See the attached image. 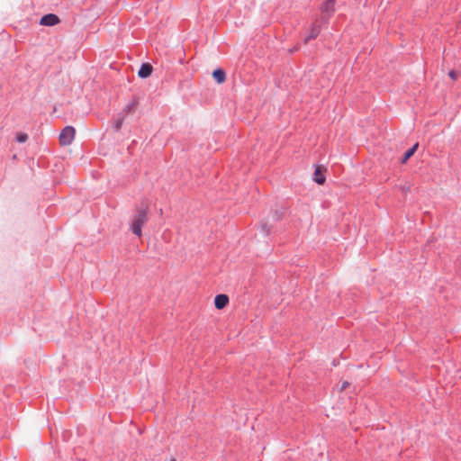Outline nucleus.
<instances>
[{
    "label": "nucleus",
    "mask_w": 461,
    "mask_h": 461,
    "mask_svg": "<svg viewBox=\"0 0 461 461\" xmlns=\"http://www.w3.org/2000/svg\"><path fill=\"white\" fill-rule=\"evenodd\" d=\"M348 384H349L348 382H347V381L343 382L340 390L341 391L345 390L348 386Z\"/></svg>",
    "instance_id": "nucleus-17"
},
{
    "label": "nucleus",
    "mask_w": 461,
    "mask_h": 461,
    "mask_svg": "<svg viewBox=\"0 0 461 461\" xmlns=\"http://www.w3.org/2000/svg\"><path fill=\"white\" fill-rule=\"evenodd\" d=\"M325 23H322L320 19H316L315 22L312 24L309 35L304 39V42H308L311 40H313L318 37L321 32V28Z\"/></svg>",
    "instance_id": "nucleus-4"
},
{
    "label": "nucleus",
    "mask_w": 461,
    "mask_h": 461,
    "mask_svg": "<svg viewBox=\"0 0 461 461\" xmlns=\"http://www.w3.org/2000/svg\"><path fill=\"white\" fill-rule=\"evenodd\" d=\"M60 22L58 15L54 14H48L41 18L40 24L44 26H54Z\"/></svg>",
    "instance_id": "nucleus-5"
},
{
    "label": "nucleus",
    "mask_w": 461,
    "mask_h": 461,
    "mask_svg": "<svg viewBox=\"0 0 461 461\" xmlns=\"http://www.w3.org/2000/svg\"><path fill=\"white\" fill-rule=\"evenodd\" d=\"M76 131L72 126H66L59 134V142L62 146L72 143L75 138Z\"/></svg>",
    "instance_id": "nucleus-3"
},
{
    "label": "nucleus",
    "mask_w": 461,
    "mask_h": 461,
    "mask_svg": "<svg viewBox=\"0 0 461 461\" xmlns=\"http://www.w3.org/2000/svg\"><path fill=\"white\" fill-rule=\"evenodd\" d=\"M125 116L122 113H119L118 117L113 121V129L115 131H118L121 130L122 123L124 122Z\"/></svg>",
    "instance_id": "nucleus-10"
},
{
    "label": "nucleus",
    "mask_w": 461,
    "mask_h": 461,
    "mask_svg": "<svg viewBox=\"0 0 461 461\" xmlns=\"http://www.w3.org/2000/svg\"><path fill=\"white\" fill-rule=\"evenodd\" d=\"M448 76L453 79L456 80L457 78V73L455 70H450L448 73Z\"/></svg>",
    "instance_id": "nucleus-16"
},
{
    "label": "nucleus",
    "mask_w": 461,
    "mask_h": 461,
    "mask_svg": "<svg viewBox=\"0 0 461 461\" xmlns=\"http://www.w3.org/2000/svg\"><path fill=\"white\" fill-rule=\"evenodd\" d=\"M171 461H176V459H172Z\"/></svg>",
    "instance_id": "nucleus-19"
},
{
    "label": "nucleus",
    "mask_w": 461,
    "mask_h": 461,
    "mask_svg": "<svg viewBox=\"0 0 461 461\" xmlns=\"http://www.w3.org/2000/svg\"><path fill=\"white\" fill-rule=\"evenodd\" d=\"M148 221L147 207L137 208L136 213L133 215L131 224V230L133 234L140 237L142 234V226Z\"/></svg>",
    "instance_id": "nucleus-1"
},
{
    "label": "nucleus",
    "mask_w": 461,
    "mask_h": 461,
    "mask_svg": "<svg viewBox=\"0 0 461 461\" xmlns=\"http://www.w3.org/2000/svg\"><path fill=\"white\" fill-rule=\"evenodd\" d=\"M335 4L336 0H325V2L321 5V16L318 19H320L322 23H329L330 18L335 12Z\"/></svg>",
    "instance_id": "nucleus-2"
},
{
    "label": "nucleus",
    "mask_w": 461,
    "mask_h": 461,
    "mask_svg": "<svg viewBox=\"0 0 461 461\" xmlns=\"http://www.w3.org/2000/svg\"><path fill=\"white\" fill-rule=\"evenodd\" d=\"M313 180L319 185H322L325 182V176L319 167L314 171Z\"/></svg>",
    "instance_id": "nucleus-11"
},
{
    "label": "nucleus",
    "mask_w": 461,
    "mask_h": 461,
    "mask_svg": "<svg viewBox=\"0 0 461 461\" xmlns=\"http://www.w3.org/2000/svg\"><path fill=\"white\" fill-rule=\"evenodd\" d=\"M152 71L153 68L149 63H143L138 71V76L140 78H147L151 75Z\"/></svg>",
    "instance_id": "nucleus-6"
},
{
    "label": "nucleus",
    "mask_w": 461,
    "mask_h": 461,
    "mask_svg": "<svg viewBox=\"0 0 461 461\" xmlns=\"http://www.w3.org/2000/svg\"><path fill=\"white\" fill-rule=\"evenodd\" d=\"M15 139L19 143H23L28 140V135L26 133L21 132L16 135Z\"/></svg>",
    "instance_id": "nucleus-14"
},
{
    "label": "nucleus",
    "mask_w": 461,
    "mask_h": 461,
    "mask_svg": "<svg viewBox=\"0 0 461 461\" xmlns=\"http://www.w3.org/2000/svg\"><path fill=\"white\" fill-rule=\"evenodd\" d=\"M212 77L216 80L217 83H223L226 79V73L221 68H217L212 72Z\"/></svg>",
    "instance_id": "nucleus-8"
},
{
    "label": "nucleus",
    "mask_w": 461,
    "mask_h": 461,
    "mask_svg": "<svg viewBox=\"0 0 461 461\" xmlns=\"http://www.w3.org/2000/svg\"><path fill=\"white\" fill-rule=\"evenodd\" d=\"M261 230H262V232L265 233L266 235L268 234V232H269V229H268L267 223L261 224Z\"/></svg>",
    "instance_id": "nucleus-15"
},
{
    "label": "nucleus",
    "mask_w": 461,
    "mask_h": 461,
    "mask_svg": "<svg viewBox=\"0 0 461 461\" xmlns=\"http://www.w3.org/2000/svg\"><path fill=\"white\" fill-rule=\"evenodd\" d=\"M419 147V143H415L411 148L407 149L402 158V163H406V161L414 154Z\"/></svg>",
    "instance_id": "nucleus-9"
},
{
    "label": "nucleus",
    "mask_w": 461,
    "mask_h": 461,
    "mask_svg": "<svg viewBox=\"0 0 461 461\" xmlns=\"http://www.w3.org/2000/svg\"><path fill=\"white\" fill-rule=\"evenodd\" d=\"M409 190V187L402 186V191L407 192Z\"/></svg>",
    "instance_id": "nucleus-18"
},
{
    "label": "nucleus",
    "mask_w": 461,
    "mask_h": 461,
    "mask_svg": "<svg viewBox=\"0 0 461 461\" xmlns=\"http://www.w3.org/2000/svg\"><path fill=\"white\" fill-rule=\"evenodd\" d=\"M285 214V208L280 207L279 209H276L273 213V219L275 221H279L282 219L283 215Z\"/></svg>",
    "instance_id": "nucleus-12"
},
{
    "label": "nucleus",
    "mask_w": 461,
    "mask_h": 461,
    "mask_svg": "<svg viewBox=\"0 0 461 461\" xmlns=\"http://www.w3.org/2000/svg\"><path fill=\"white\" fill-rule=\"evenodd\" d=\"M135 105H136V102L135 101L131 102V104H127L123 108V110L121 113L125 115L126 113H131L134 109Z\"/></svg>",
    "instance_id": "nucleus-13"
},
{
    "label": "nucleus",
    "mask_w": 461,
    "mask_h": 461,
    "mask_svg": "<svg viewBox=\"0 0 461 461\" xmlns=\"http://www.w3.org/2000/svg\"><path fill=\"white\" fill-rule=\"evenodd\" d=\"M229 303V297L226 294H218L214 299V305L217 309H223Z\"/></svg>",
    "instance_id": "nucleus-7"
}]
</instances>
